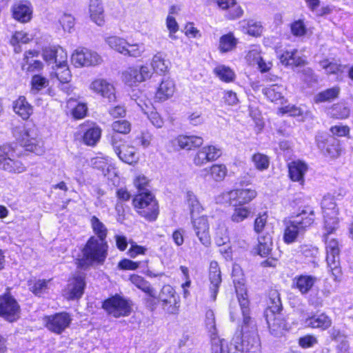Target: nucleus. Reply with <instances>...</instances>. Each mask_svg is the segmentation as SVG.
Masks as SVG:
<instances>
[{
	"mask_svg": "<svg viewBox=\"0 0 353 353\" xmlns=\"http://www.w3.org/2000/svg\"><path fill=\"white\" fill-rule=\"evenodd\" d=\"M232 276L244 323L242 327L243 340L241 343L236 345L237 349L245 353H261V342L256 328L255 326H252L248 333L246 331L250 317L249 316V301L244 283L240 279H237L234 274Z\"/></svg>",
	"mask_w": 353,
	"mask_h": 353,
	"instance_id": "obj_1",
	"label": "nucleus"
},
{
	"mask_svg": "<svg viewBox=\"0 0 353 353\" xmlns=\"http://www.w3.org/2000/svg\"><path fill=\"white\" fill-rule=\"evenodd\" d=\"M108 254L106 241L99 240L96 236H91L82 250V256L79 259L78 265L86 268L94 263H102Z\"/></svg>",
	"mask_w": 353,
	"mask_h": 353,
	"instance_id": "obj_2",
	"label": "nucleus"
},
{
	"mask_svg": "<svg viewBox=\"0 0 353 353\" xmlns=\"http://www.w3.org/2000/svg\"><path fill=\"white\" fill-rule=\"evenodd\" d=\"M314 217L313 209L307 208L297 214L294 219L286 222L283 233L284 242L288 244L294 242L299 235L303 234L312 224Z\"/></svg>",
	"mask_w": 353,
	"mask_h": 353,
	"instance_id": "obj_3",
	"label": "nucleus"
},
{
	"mask_svg": "<svg viewBox=\"0 0 353 353\" xmlns=\"http://www.w3.org/2000/svg\"><path fill=\"white\" fill-rule=\"evenodd\" d=\"M0 170L9 174H18L26 172V167L16 157L11 146L3 145L0 146Z\"/></svg>",
	"mask_w": 353,
	"mask_h": 353,
	"instance_id": "obj_4",
	"label": "nucleus"
},
{
	"mask_svg": "<svg viewBox=\"0 0 353 353\" xmlns=\"http://www.w3.org/2000/svg\"><path fill=\"white\" fill-rule=\"evenodd\" d=\"M133 205L138 212L147 219L154 221L158 215L157 203L150 192L138 193L133 199Z\"/></svg>",
	"mask_w": 353,
	"mask_h": 353,
	"instance_id": "obj_5",
	"label": "nucleus"
},
{
	"mask_svg": "<svg viewBox=\"0 0 353 353\" xmlns=\"http://www.w3.org/2000/svg\"><path fill=\"white\" fill-rule=\"evenodd\" d=\"M103 308L115 318L128 316L132 312V303L125 298L116 294L103 303Z\"/></svg>",
	"mask_w": 353,
	"mask_h": 353,
	"instance_id": "obj_6",
	"label": "nucleus"
},
{
	"mask_svg": "<svg viewBox=\"0 0 353 353\" xmlns=\"http://www.w3.org/2000/svg\"><path fill=\"white\" fill-rule=\"evenodd\" d=\"M152 72L148 65L129 67L122 72L123 81L129 86H137L152 77Z\"/></svg>",
	"mask_w": 353,
	"mask_h": 353,
	"instance_id": "obj_7",
	"label": "nucleus"
},
{
	"mask_svg": "<svg viewBox=\"0 0 353 353\" xmlns=\"http://www.w3.org/2000/svg\"><path fill=\"white\" fill-rule=\"evenodd\" d=\"M163 309L168 314H176L179 310V297L170 285H164L158 296Z\"/></svg>",
	"mask_w": 353,
	"mask_h": 353,
	"instance_id": "obj_8",
	"label": "nucleus"
},
{
	"mask_svg": "<svg viewBox=\"0 0 353 353\" xmlns=\"http://www.w3.org/2000/svg\"><path fill=\"white\" fill-rule=\"evenodd\" d=\"M190 223L199 242L205 248L210 247L212 240L208 217L206 215L192 217L190 219Z\"/></svg>",
	"mask_w": 353,
	"mask_h": 353,
	"instance_id": "obj_9",
	"label": "nucleus"
},
{
	"mask_svg": "<svg viewBox=\"0 0 353 353\" xmlns=\"http://www.w3.org/2000/svg\"><path fill=\"white\" fill-rule=\"evenodd\" d=\"M71 61L76 67H89L100 64L102 59L94 51L87 48H78L72 54Z\"/></svg>",
	"mask_w": 353,
	"mask_h": 353,
	"instance_id": "obj_10",
	"label": "nucleus"
},
{
	"mask_svg": "<svg viewBox=\"0 0 353 353\" xmlns=\"http://www.w3.org/2000/svg\"><path fill=\"white\" fill-rule=\"evenodd\" d=\"M112 145L122 161L130 165L138 162L139 158L134 146L119 141L116 136L112 137Z\"/></svg>",
	"mask_w": 353,
	"mask_h": 353,
	"instance_id": "obj_11",
	"label": "nucleus"
},
{
	"mask_svg": "<svg viewBox=\"0 0 353 353\" xmlns=\"http://www.w3.org/2000/svg\"><path fill=\"white\" fill-rule=\"evenodd\" d=\"M20 306L14 297L4 294L0 297V316L13 322L19 318Z\"/></svg>",
	"mask_w": 353,
	"mask_h": 353,
	"instance_id": "obj_12",
	"label": "nucleus"
},
{
	"mask_svg": "<svg viewBox=\"0 0 353 353\" xmlns=\"http://www.w3.org/2000/svg\"><path fill=\"white\" fill-rule=\"evenodd\" d=\"M326 261L327 266L332 271L333 274L340 272L339 269V254L340 248L339 241L332 237H325Z\"/></svg>",
	"mask_w": 353,
	"mask_h": 353,
	"instance_id": "obj_13",
	"label": "nucleus"
},
{
	"mask_svg": "<svg viewBox=\"0 0 353 353\" xmlns=\"http://www.w3.org/2000/svg\"><path fill=\"white\" fill-rule=\"evenodd\" d=\"M19 141L21 146L28 151L39 155L43 152L42 142L37 139V133L33 128L24 127L21 131Z\"/></svg>",
	"mask_w": 353,
	"mask_h": 353,
	"instance_id": "obj_14",
	"label": "nucleus"
},
{
	"mask_svg": "<svg viewBox=\"0 0 353 353\" xmlns=\"http://www.w3.org/2000/svg\"><path fill=\"white\" fill-rule=\"evenodd\" d=\"M256 194L254 189L242 188L228 192L223 194V196L230 205H244L252 201Z\"/></svg>",
	"mask_w": 353,
	"mask_h": 353,
	"instance_id": "obj_15",
	"label": "nucleus"
},
{
	"mask_svg": "<svg viewBox=\"0 0 353 353\" xmlns=\"http://www.w3.org/2000/svg\"><path fill=\"white\" fill-rule=\"evenodd\" d=\"M214 230V241L218 246L223 245L230 241L234 243H236L239 246H243L245 244V241L243 239H241L236 234H232L230 237L228 227L222 221L216 222Z\"/></svg>",
	"mask_w": 353,
	"mask_h": 353,
	"instance_id": "obj_16",
	"label": "nucleus"
},
{
	"mask_svg": "<svg viewBox=\"0 0 353 353\" xmlns=\"http://www.w3.org/2000/svg\"><path fill=\"white\" fill-rule=\"evenodd\" d=\"M71 318L66 312L45 317L46 327L52 332L61 334L70 324Z\"/></svg>",
	"mask_w": 353,
	"mask_h": 353,
	"instance_id": "obj_17",
	"label": "nucleus"
},
{
	"mask_svg": "<svg viewBox=\"0 0 353 353\" xmlns=\"http://www.w3.org/2000/svg\"><path fill=\"white\" fill-rule=\"evenodd\" d=\"M85 286L84 276L77 274L68 280L67 287L63 291V296L68 300L79 299L83 294Z\"/></svg>",
	"mask_w": 353,
	"mask_h": 353,
	"instance_id": "obj_18",
	"label": "nucleus"
},
{
	"mask_svg": "<svg viewBox=\"0 0 353 353\" xmlns=\"http://www.w3.org/2000/svg\"><path fill=\"white\" fill-rule=\"evenodd\" d=\"M221 155V151L214 145H209L201 148L193 159L196 166H202L209 162L216 161Z\"/></svg>",
	"mask_w": 353,
	"mask_h": 353,
	"instance_id": "obj_19",
	"label": "nucleus"
},
{
	"mask_svg": "<svg viewBox=\"0 0 353 353\" xmlns=\"http://www.w3.org/2000/svg\"><path fill=\"white\" fill-rule=\"evenodd\" d=\"M209 291L210 297L213 301H216V296L222 282L221 271L218 263L212 261L210 263L208 270Z\"/></svg>",
	"mask_w": 353,
	"mask_h": 353,
	"instance_id": "obj_20",
	"label": "nucleus"
},
{
	"mask_svg": "<svg viewBox=\"0 0 353 353\" xmlns=\"http://www.w3.org/2000/svg\"><path fill=\"white\" fill-rule=\"evenodd\" d=\"M89 88L93 92L108 99L109 101L115 100L114 87L105 79H97L90 83Z\"/></svg>",
	"mask_w": 353,
	"mask_h": 353,
	"instance_id": "obj_21",
	"label": "nucleus"
},
{
	"mask_svg": "<svg viewBox=\"0 0 353 353\" xmlns=\"http://www.w3.org/2000/svg\"><path fill=\"white\" fill-rule=\"evenodd\" d=\"M265 316L271 334L275 337L283 336L288 327L282 314L267 313Z\"/></svg>",
	"mask_w": 353,
	"mask_h": 353,
	"instance_id": "obj_22",
	"label": "nucleus"
},
{
	"mask_svg": "<svg viewBox=\"0 0 353 353\" xmlns=\"http://www.w3.org/2000/svg\"><path fill=\"white\" fill-rule=\"evenodd\" d=\"M12 17L20 23L29 22L32 17V8L28 1H19L11 8Z\"/></svg>",
	"mask_w": 353,
	"mask_h": 353,
	"instance_id": "obj_23",
	"label": "nucleus"
},
{
	"mask_svg": "<svg viewBox=\"0 0 353 353\" xmlns=\"http://www.w3.org/2000/svg\"><path fill=\"white\" fill-rule=\"evenodd\" d=\"M308 170L307 165L301 161H294L288 164L290 179L301 186L305 184V174Z\"/></svg>",
	"mask_w": 353,
	"mask_h": 353,
	"instance_id": "obj_24",
	"label": "nucleus"
},
{
	"mask_svg": "<svg viewBox=\"0 0 353 353\" xmlns=\"http://www.w3.org/2000/svg\"><path fill=\"white\" fill-rule=\"evenodd\" d=\"M316 276L308 274L296 276L292 280V287L302 294H307L316 283Z\"/></svg>",
	"mask_w": 353,
	"mask_h": 353,
	"instance_id": "obj_25",
	"label": "nucleus"
},
{
	"mask_svg": "<svg viewBox=\"0 0 353 353\" xmlns=\"http://www.w3.org/2000/svg\"><path fill=\"white\" fill-rule=\"evenodd\" d=\"M319 148L331 158L337 157L340 154L339 143L337 139L329 137L323 140H317Z\"/></svg>",
	"mask_w": 353,
	"mask_h": 353,
	"instance_id": "obj_26",
	"label": "nucleus"
},
{
	"mask_svg": "<svg viewBox=\"0 0 353 353\" xmlns=\"http://www.w3.org/2000/svg\"><path fill=\"white\" fill-rule=\"evenodd\" d=\"M43 58L50 64H58L66 61L68 55L61 47H49L43 50Z\"/></svg>",
	"mask_w": 353,
	"mask_h": 353,
	"instance_id": "obj_27",
	"label": "nucleus"
},
{
	"mask_svg": "<svg viewBox=\"0 0 353 353\" xmlns=\"http://www.w3.org/2000/svg\"><path fill=\"white\" fill-rule=\"evenodd\" d=\"M245 59L249 65H257L261 72H268L272 67L271 62H265L261 56L260 50L257 48L250 50Z\"/></svg>",
	"mask_w": 353,
	"mask_h": 353,
	"instance_id": "obj_28",
	"label": "nucleus"
},
{
	"mask_svg": "<svg viewBox=\"0 0 353 353\" xmlns=\"http://www.w3.org/2000/svg\"><path fill=\"white\" fill-rule=\"evenodd\" d=\"M304 325L311 328L326 330L332 325L331 319L325 313L314 314L304 320Z\"/></svg>",
	"mask_w": 353,
	"mask_h": 353,
	"instance_id": "obj_29",
	"label": "nucleus"
},
{
	"mask_svg": "<svg viewBox=\"0 0 353 353\" xmlns=\"http://www.w3.org/2000/svg\"><path fill=\"white\" fill-rule=\"evenodd\" d=\"M14 112L23 119H28L33 112L32 106L23 96L19 97L13 103Z\"/></svg>",
	"mask_w": 353,
	"mask_h": 353,
	"instance_id": "obj_30",
	"label": "nucleus"
},
{
	"mask_svg": "<svg viewBox=\"0 0 353 353\" xmlns=\"http://www.w3.org/2000/svg\"><path fill=\"white\" fill-rule=\"evenodd\" d=\"M175 92V84L172 79L166 78L163 79L156 93V97L161 101H165L172 97Z\"/></svg>",
	"mask_w": 353,
	"mask_h": 353,
	"instance_id": "obj_31",
	"label": "nucleus"
},
{
	"mask_svg": "<svg viewBox=\"0 0 353 353\" xmlns=\"http://www.w3.org/2000/svg\"><path fill=\"white\" fill-rule=\"evenodd\" d=\"M91 19L98 26L104 23L103 8L99 0H91L89 7Z\"/></svg>",
	"mask_w": 353,
	"mask_h": 353,
	"instance_id": "obj_32",
	"label": "nucleus"
},
{
	"mask_svg": "<svg viewBox=\"0 0 353 353\" xmlns=\"http://www.w3.org/2000/svg\"><path fill=\"white\" fill-rule=\"evenodd\" d=\"M129 281L132 284L135 285L137 288L140 289L148 296L156 298V292L153 288H152L148 281L143 277L138 274H132L130 276Z\"/></svg>",
	"mask_w": 353,
	"mask_h": 353,
	"instance_id": "obj_33",
	"label": "nucleus"
},
{
	"mask_svg": "<svg viewBox=\"0 0 353 353\" xmlns=\"http://www.w3.org/2000/svg\"><path fill=\"white\" fill-rule=\"evenodd\" d=\"M101 136V129L94 125L88 128L83 134V142L88 146H94L100 140Z\"/></svg>",
	"mask_w": 353,
	"mask_h": 353,
	"instance_id": "obj_34",
	"label": "nucleus"
},
{
	"mask_svg": "<svg viewBox=\"0 0 353 353\" xmlns=\"http://www.w3.org/2000/svg\"><path fill=\"white\" fill-rule=\"evenodd\" d=\"M297 53L298 51L296 50H287L279 57L280 61L286 65H301L304 63L305 61Z\"/></svg>",
	"mask_w": 353,
	"mask_h": 353,
	"instance_id": "obj_35",
	"label": "nucleus"
},
{
	"mask_svg": "<svg viewBox=\"0 0 353 353\" xmlns=\"http://www.w3.org/2000/svg\"><path fill=\"white\" fill-rule=\"evenodd\" d=\"M321 208L324 217L336 216L338 214V210L334 198L331 195H327L323 198Z\"/></svg>",
	"mask_w": 353,
	"mask_h": 353,
	"instance_id": "obj_36",
	"label": "nucleus"
},
{
	"mask_svg": "<svg viewBox=\"0 0 353 353\" xmlns=\"http://www.w3.org/2000/svg\"><path fill=\"white\" fill-rule=\"evenodd\" d=\"M54 75L61 84H65L71 80L72 74L69 70L67 60L56 64Z\"/></svg>",
	"mask_w": 353,
	"mask_h": 353,
	"instance_id": "obj_37",
	"label": "nucleus"
},
{
	"mask_svg": "<svg viewBox=\"0 0 353 353\" xmlns=\"http://www.w3.org/2000/svg\"><path fill=\"white\" fill-rule=\"evenodd\" d=\"M186 201L190 210V219L199 216V215L203 212V208L196 195L192 192H188Z\"/></svg>",
	"mask_w": 353,
	"mask_h": 353,
	"instance_id": "obj_38",
	"label": "nucleus"
},
{
	"mask_svg": "<svg viewBox=\"0 0 353 353\" xmlns=\"http://www.w3.org/2000/svg\"><path fill=\"white\" fill-rule=\"evenodd\" d=\"M233 212L230 216L232 222L239 223L248 219L252 214L250 208L244 205H235Z\"/></svg>",
	"mask_w": 353,
	"mask_h": 353,
	"instance_id": "obj_39",
	"label": "nucleus"
},
{
	"mask_svg": "<svg viewBox=\"0 0 353 353\" xmlns=\"http://www.w3.org/2000/svg\"><path fill=\"white\" fill-rule=\"evenodd\" d=\"M339 92L340 90L338 87L328 88L316 94L314 101L316 103L330 102L338 97Z\"/></svg>",
	"mask_w": 353,
	"mask_h": 353,
	"instance_id": "obj_40",
	"label": "nucleus"
},
{
	"mask_svg": "<svg viewBox=\"0 0 353 353\" xmlns=\"http://www.w3.org/2000/svg\"><path fill=\"white\" fill-rule=\"evenodd\" d=\"M245 32L253 37H259L263 32L261 22L254 20H243L240 22Z\"/></svg>",
	"mask_w": 353,
	"mask_h": 353,
	"instance_id": "obj_41",
	"label": "nucleus"
},
{
	"mask_svg": "<svg viewBox=\"0 0 353 353\" xmlns=\"http://www.w3.org/2000/svg\"><path fill=\"white\" fill-rule=\"evenodd\" d=\"M282 305L279 296V294L276 290H272L270 293L269 303L268 309L265 311V314H281Z\"/></svg>",
	"mask_w": 353,
	"mask_h": 353,
	"instance_id": "obj_42",
	"label": "nucleus"
},
{
	"mask_svg": "<svg viewBox=\"0 0 353 353\" xmlns=\"http://www.w3.org/2000/svg\"><path fill=\"white\" fill-rule=\"evenodd\" d=\"M204 171L208 172L214 181H221L225 179L228 169L223 164H214L210 168H205Z\"/></svg>",
	"mask_w": 353,
	"mask_h": 353,
	"instance_id": "obj_43",
	"label": "nucleus"
},
{
	"mask_svg": "<svg viewBox=\"0 0 353 353\" xmlns=\"http://www.w3.org/2000/svg\"><path fill=\"white\" fill-rule=\"evenodd\" d=\"M105 43L110 48L122 54H124L128 46V42L125 39L117 36H110L107 37L105 39Z\"/></svg>",
	"mask_w": 353,
	"mask_h": 353,
	"instance_id": "obj_44",
	"label": "nucleus"
},
{
	"mask_svg": "<svg viewBox=\"0 0 353 353\" xmlns=\"http://www.w3.org/2000/svg\"><path fill=\"white\" fill-rule=\"evenodd\" d=\"M90 223L94 233L97 239L105 241L108 234V229L105 225L95 216H92Z\"/></svg>",
	"mask_w": 353,
	"mask_h": 353,
	"instance_id": "obj_45",
	"label": "nucleus"
},
{
	"mask_svg": "<svg viewBox=\"0 0 353 353\" xmlns=\"http://www.w3.org/2000/svg\"><path fill=\"white\" fill-rule=\"evenodd\" d=\"M237 40L232 33L221 37L219 40V50L222 52H227L235 48Z\"/></svg>",
	"mask_w": 353,
	"mask_h": 353,
	"instance_id": "obj_46",
	"label": "nucleus"
},
{
	"mask_svg": "<svg viewBox=\"0 0 353 353\" xmlns=\"http://www.w3.org/2000/svg\"><path fill=\"white\" fill-rule=\"evenodd\" d=\"M205 326L210 334L212 346L213 345V340L217 336V330L216 327V321L214 313L212 310H208L205 313Z\"/></svg>",
	"mask_w": 353,
	"mask_h": 353,
	"instance_id": "obj_47",
	"label": "nucleus"
},
{
	"mask_svg": "<svg viewBox=\"0 0 353 353\" xmlns=\"http://www.w3.org/2000/svg\"><path fill=\"white\" fill-rule=\"evenodd\" d=\"M284 88L282 85H272L263 90L264 94L271 101H276L283 98Z\"/></svg>",
	"mask_w": 353,
	"mask_h": 353,
	"instance_id": "obj_48",
	"label": "nucleus"
},
{
	"mask_svg": "<svg viewBox=\"0 0 353 353\" xmlns=\"http://www.w3.org/2000/svg\"><path fill=\"white\" fill-rule=\"evenodd\" d=\"M30 56L32 57L37 56V52L35 50H30L26 52L24 59L26 61V64H23L22 70L26 72H34L41 70L43 63L40 61H34L32 63H30L28 62Z\"/></svg>",
	"mask_w": 353,
	"mask_h": 353,
	"instance_id": "obj_49",
	"label": "nucleus"
},
{
	"mask_svg": "<svg viewBox=\"0 0 353 353\" xmlns=\"http://www.w3.org/2000/svg\"><path fill=\"white\" fill-rule=\"evenodd\" d=\"M214 72L223 81L232 82L234 79V72L229 67L219 65L214 68Z\"/></svg>",
	"mask_w": 353,
	"mask_h": 353,
	"instance_id": "obj_50",
	"label": "nucleus"
},
{
	"mask_svg": "<svg viewBox=\"0 0 353 353\" xmlns=\"http://www.w3.org/2000/svg\"><path fill=\"white\" fill-rule=\"evenodd\" d=\"M272 239L270 236H261L259 238L257 247L258 254L261 256H267L272 250Z\"/></svg>",
	"mask_w": 353,
	"mask_h": 353,
	"instance_id": "obj_51",
	"label": "nucleus"
},
{
	"mask_svg": "<svg viewBox=\"0 0 353 353\" xmlns=\"http://www.w3.org/2000/svg\"><path fill=\"white\" fill-rule=\"evenodd\" d=\"M145 50V48L143 43L130 44L128 43L123 55L137 58L141 57Z\"/></svg>",
	"mask_w": 353,
	"mask_h": 353,
	"instance_id": "obj_52",
	"label": "nucleus"
},
{
	"mask_svg": "<svg viewBox=\"0 0 353 353\" xmlns=\"http://www.w3.org/2000/svg\"><path fill=\"white\" fill-rule=\"evenodd\" d=\"M153 70L159 74H164L168 70V65L163 55L160 53L155 54L151 63Z\"/></svg>",
	"mask_w": 353,
	"mask_h": 353,
	"instance_id": "obj_53",
	"label": "nucleus"
},
{
	"mask_svg": "<svg viewBox=\"0 0 353 353\" xmlns=\"http://www.w3.org/2000/svg\"><path fill=\"white\" fill-rule=\"evenodd\" d=\"M252 161L254 163L255 168L260 171L267 170L269 167V158L268 156L261 153L254 154L252 157Z\"/></svg>",
	"mask_w": 353,
	"mask_h": 353,
	"instance_id": "obj_54",
	"label": "nucleus"
},
{
	"mask_svg": "<svg viewBox=\"0 0 353 353\" xmlns=\"http://www.w3.org/2000/svg\"><path fill=\"white\" fill-rule=\"evenodd\" d=\"M152 139V135L149 132H141L135 137L134 143L146 148L150 146Z\"/></svg>",
	"mask_w": 353,
	"mask_h": 353,
	"instance_id": "obj_55",
	"label": "nucleus"
},
{
	"mask_svg": "<svg viewBox=\"0 0 353 353\" xmlns=\"http://www.w3.org/2000/svg\"><path fill=\"white\" fill-rule=\"evenodd\" d=\"M319 64L327 74H336L341 71V65L340 64L334 61H330L328 59L320 61Z\"/></svg>",
	"mask_w": 353,
	"mask_h": 353,
	"instance_id": "obj_56",
	"label": "nucleus"
},
{
	"mask_svg": "<svg viewBox=\"0 0 353 353\" xmlns=\"http://www.w3.org/2000/svg\"><path fill=\"white\" fill-rule=\"evenodd\" d=\"M223 340L219 337H215L213 340V345L212 347V353H245V352L239 351L236 345L234 346L235 352H232V349L230 348L229 351L224 350L222 344Z\"/></svg>",
	"mask_w": 353,
	"mask_h": 353,
	"instance_id": "obj_57",
	"label": "nucleus"
},
{
	"mask_svg": "<svg viewBox=\"0 0 353 353\" xmlns=\"http://www.w3.org/2000/svg\"><path fill=\"white\" fill-rule=\"evenodd\" d=\"M112 128L116 132L128 134L130 132L131 125L126 120H119L112 123Z\"/></svg>",
	"mask_w": 353,
	"mask_h": 353,
	"instance_id": "obj_58",
	"label": "nucleus"
},
{
	"mask_svg": "<svg viewBox=\"0 0 353 353\" xmlns=\"http://www.w3.org/2000/svg\"><path fill=\"white\" fill-rule=\"evenodd\" d=\"M325 230L326 234H324L325 237L329 236V234L333 233L338 227V219L336 216H327L324 217Z\"/></svg>",
	"mask_w": 353,
	"mask_h": 353,
	"instance_id": "obj_59",
	"label": "nucleus"
},
{
	"mask_svg": "<svg viewBox=\"0 0 353 353\" xmlns=\"http://www.w3.org/2000/svg\"><path fill=\"white\" fill-rule=\"evenodd\" d=\"M32 88L36 91L41 90L48 85V80L41 75H34L31 80Z\"/></svg>",
	"mask_w": 353,
	"mask_h": 353,
	"instance_id": "obj_60",
	"label": "nucleus"
},
{
	"mask_svg": "<svg viewBox=\"0 0 353 353\" xmlns=\"http://www.w3.org/2000/svg\"><path fill=\"white\" fill-rule=\"evenodd\" d=\"M166 27L169 30V37L173 40L176 39L174 34L179 30V25L175 18L171 15H168L166 18Z\"/></svg>",
	"mask_w": 353,
	"mask_h": 353,
	"instance_id": "obj_61",
	"label": "nucleus"
},
{
	"mask_svg": "<svg viewBox=\"0 0 353 353\" xmlns=\"http://www.w3.org/2000/svg\"><path fill=\"white\" fill-rule=\"evenodd\" d=\"M291 32L294 36L302 37L306 34L307 29L302 20H297L291 24Z\"/></svg>",
	"mask_w": 353,
	"mask_h": 353,
	"instance_id": "obj_62",
	"label": "nucleus"
},
{
	"mask_svg": "<svg viewBox=\"0 0 353 353\" xmlns=\"http://www.w3.org/2000/svg\"><path fill=\"white\" fill-rule=\"evenodd\" d=\"M333 117L336 119H345L350 114V110L343 105H335L331 112Z\"/></svg>",
	"mask_w": 353,
	"mask_h": 353,
	"instance_id": "obj_63",
	"label": "nucleus"
},
{
	"mask_svg": "<svg viewBox=\"0 0 353 353\" xmlns=\"http://www.w3.org/2000/svg\"><path fill=\"white\" fill-rule=\"evenodd\" d=\"M30 38L26 32L23 31L16 32L11 38L10 43L12 46H15L19 43H27L30 41Z\"/></svg>",
	"mask_w": 353,
	"mask_h": 353,
	"instance_id": "obj_64",
	"label": "nucleus"
}]
</instances>
